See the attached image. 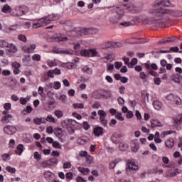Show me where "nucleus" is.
<instances>
[{
  "label": "nucleus",
  "instance_id": "obj_40",
  "mask_svg": "<svg viewBox=\"0 0 182 182\" xmlns=\"http://www.w3.org/2000/svg\"><path fill=\"white\" fill-rule=\"evenodd\" d=\"M6 171H8V173H11V174H14V173L16 172V169L15 168H13L11 166H6Z\"/></svg>",
  "mask_w": 182,
  "mask_h": 182
},
{
  "label": "nucleus",
  "instance_id": "obj_16",
  "mask_svg": "<svg viewBox=\"0 0 182 182\" xmlns=\"http://www.w3.org/2000/svg\"><path fill=\"white\" fill-rule=\"evenodd\" d=\"M58 19H60V16L58 14H49L47 17H46V25H48L49 23V22H48V21H58Z\"/></svg>",
  "mask_w": 182,
  "mask_h": 182
},
{
  "label": "nucleus",
  "instance_id": "obj_49",
  "mask_svg": "<svg viewBox=\"0 0 182 182\" xmlns=\"http://www.w3.org/2000/svg\"><path fill=\"white\" fill-rule=\"evenodd\" d=\"M11 156L9 155V154H4L1 156V159L4 161H8V160H9Z\"/></svg>",
  "mask_w": 182,
  "mask_h": 182
},
{
  "label": "nucleus",
  "instance_id": "obj_13",
  "mask_svg": "<svg viewBox=\"0 0 182 182\" xmlns=\"http://www.w3.org/2000/svg\"><path fill=\"white\" fill-rule=\"evenodd\" d=\"M42 26H46V21L44 18H41L33 24V29H36Z\"/></svg>",
  "mask_w": 182,
  "mask_h": 182
},
{
  "label": "nucleus",
  "instance_id": "obj_29",
  "mask_svg": "<svg viewBox=\"0 0 182 182\" xmlns=\"http://www.w3.org/2000/svg\"><path fill=\"white\" fill-rule=\"evenodd\" d=\"M11 11H12V8H11L10 6L8 4H5L1 9V12H4V14H8Z\"/></svg>",
  "mask_w": 182,
  "mask_h": 182
},
{
  "label": "nucleus",
  "instance_id": "obj_62",
  "mask_svg": "<svg viewBox=\"0 0 182 182\" xmlns=\"http://www.w3.org/2000/svg\"><path fill=\"white\" fill-rule=\"evenodd\" d=\"M166 42H167V43L176 42V37H168V38H166Z\"/></svg>",
  "mask_w": 182,
  "mask_h": 182
},
{
  "label": "nucleus",
  "instance_id": "obj_19",
  "mask_svg": "<svg viewBox=\"0 0 182 182\" xmlns=\"http://www.w3.org/2000/svg\"><path fill=\"white\" fill-rule=\"evenodd\" d=\"M162 126L161 122L159 121V119H151V127L152 129H154V127H161Z\"/></svg>",
  "mask_w": 182,
  "mask_h": 182
},
{
  "label": "nucleus",
  "instance_id": "obj_36",
  "mask_svg": "<svg viewBox=\"0 0 182 182\" xmlns=\"http://www.w3.org/2000/svg\"><path fill=\"white\" fill-rule=\"evenodd\" d=\"M9 44L10 43L5 40H0V48H8Z\"/></svg>",
  "mask_w": 182,
  "mask_h": 182
},
{
  "label": "nucleus",
  "instance_id": "obj_6",
  "mask_svg": "<svg viewBox=\"0 0 182 182\" xmlns=\"http://www.w3.org/2000/svg\"><path fill=\"white\" fill-rule=\"evenodd\" d=\"M80 55L86 58H95V56H97V51L95 49L82 50Z\"/></svg>",
  "mask_w": 182,
  "mask_h": 182
},
{
  "label": "nucleus",
  "instance_id": "obj_41",
  "mask_svg": "<svg viewBox=\"0 0 182 182\" xmlns=\"http://www.w3.org/2000/svg\"><path fill=\"white\" fill-rule=\"evenodd\" d=\"M53 177H55L53 173H50V172L47 171V181H53Z\"/></svg>",
  "mask_w": 182,
  "mask_h": 182
},
{
  "label": "nucleus",
  "instance_id": "obj_53",
  "mask_svg": "<svg viewBox=\"0 0 182 182\" xmlns=\"http://www.w3.org/2000/svg\"><path fill=\"white\" fill-rule=\"evenodd\" d=\"M116 119L118 120H120L121 122H123L124 120V117L122 116V112H117L116 114Z\"/></svg>",
  "mask_w": 182,
  "mask_h": 182
},
{
  "label": "nucleus",
  "instance_id": "obj_33",
  "mask_svg": "<svg viewBox=\"0 0 182 182\" xmlns=\"http://www.w3.org/2000/svg\"><path fill=\"white\" fill-rule=\"evenodd\" d=\"M9 119H12V114H7L1 118L3 123H9Z\"/></svg>",
  "mask_w": 182,
  "mask_h": 182
},
{
  "label": "nucleus",
  "instance_id": "obj_50",
  "mask_svg": "<svg viewBox=\"0 0 182 182\" xmlns=\"http://www.w3.org/2000/svg\"><path fill=\"white\" fill-rule=\"evenodd\" d=\"M4 109L6 110H11L12 109V104L7 102L4 105Z\"/></svg>",
  "mask_w": 182,
  "mask_h": 182
},
{
  "label": "nucleus",
  "instance_id": "obj_60",
  "mask_svg": "<svg viewBox=\"0 0 182 182\" xmlns=\"http://www.w3.org/2000/svg\"><path fill=\"white\" fill-rule=\"evenodd\" d=\"M65 177L68 180H72L73 178V173L68 172L65 174Z\"/></svg>",
  "mask_w": 182,
  "mask_h": 182
},
{
  "label": "nucleus",
  "instance_id": "obj_20",
  "mask_svg": "<svg viewBox=\"0 0 182 182\" xmlns=\"http://www.w3.org/2000/svg\"><path fill=\"white\" fill-rule=\"evenodd\" d=\"M7 50L10 52V53H16L18 52V47H16L15 44L10 43L7 48Z\"/></svg>",
  "mask_w": 182,
  "mask_h": 182
},
{
  "label": "nucleus",
  "instance_id": "obj_44",
  "mask_svg": "<svg viewBox=\"0 0 182 182\" xmlns=\"http://www.w3.org/2000/svg\"><path fill=\"white\" fill-rule=\"evenodd\" d=\"M173 132L170 130V131H164L161 134V137L164 138L166 136H168V134H172Z\"/></svg>",
  "mask_w": 182,
  "mask_h": 182
},
{
  "label": "nucleus",
  "instance_id": "obj_61",
  "mask_svg": "<svg viewBox=\"0 0 182 182\" xmlns=\"http://www.w3.org/2000/svg\"><path fill=\"white\" fill-rule=\"evenodd\" d=\"M134 114H133V112L132 111H128L127 112V114H126V117L127 119H132L133 117Z\"/></svg>",
  "mask_w": 182,
  "mask_h": 182
},
{
  "label": "nucleus",
  "instance_id": "obj_14",
  "mask_svg": "<svg viewBox=\"0 0 182 182\" xmlns=\"http://www.w3.org/2000/svg\"><path fill=\"white\" fill-rule=\"evenodd\" d=\"M122 18H123V15L117 14L115 16H111L109 21L112 23H117L120 22Z\"/></svg>",
  "mask_w": 182,
  "mask_h": 182
},
{
  "label": "nucleus",
  "instance_id": "obj_12",
  "mask_svg": "<svg viewBox=\"0 0 182 182\" xmlns=\"http://www.w3.org/2000/svg\"><path fill=\"white\" fill-rule=\"evenodd\" d=\"M139 170V165L136 164V163L128 161L127 164V171H137Z\"/></svg>",
  "mask_w": 182,
  "mask_h": 182
},
{
  "label": "nucleus",
  "instance_id": "obj_47",
  "mask_svg": "<svg viewBox=\"0 0 182 182\" xmlns=\"http://www.w3.org/2000/svg\"><path fill=\"white\" fill-rule=\"evenodd\" d=\"M132 151L136 153V151H137L139 150V144H137L136 143H132Z\"/></svg>",
  "mask_w": 182,
  "mask_h": 182
},
{
  "label": "nucleus",
  "instance_id": "obj_37",
  "mask_svg": "<svg viewBox=\"0 0 182 182\" xmlns=\"http://www.w3.org/2000/svg\"><path fill=\"white\" fill-rule=\"evenodd\" d=\"M77 141L78 144H81V146H83L87 143V140L85 139L83 137L78 138Z\"/></svg>",
  "mask_w": 182,
  "mask_h": 182
},
{
  "label": "nucleus",
  "instance_id": "obj_55",
  "mask_svg": "<svg viewBox=\"0 0 182 182\" xmlns=\"http://www.w3.org/2000/svg\"><path fill=\"white\" fill-rule=\"evenodd\" d=\"M34 159H35V160H37L38 161H39V160H41V159H42L41 154H39V153L38 151H36L34 153Z\"/></svg>",
  "mask_w": 182,
  "mask_h": 182
},
{
  "label": "nucleus",
  "instance_id": "obj_18",
  "mask_svg": "<svg viewBox=\"0 0 182 182\" xmlns=\"http://www.w3.org/2000/svg\"><path fill=\"white\" fill-rule=\"evenodd\" d=\"M12 67L14 68V73L15 75H19L21 73V70H19V68H21V64L18 62H14L12 63Z\"/></svg>",
  "mask_w": 182,
  "mask_h": 182
},
{
  "label": "nucleus",
  "instance_id": "obj_64",
  "mask_svg": "<svg viewBox=\"0 0 182 182\" xmlns=\"http://www.w3.org/2000/svg\"><path fill=\"white\" fill-rule=\"evenodd\" d=\"M99 107H100V103H99L98 102H95L92 105V109H99Z\"/></svg>",
  "mask_w": 182,
  "mask_h": 182
},
{
  "label": "nucleus",
  "instance_id": "obj_43",
  "mask_svg": "<svg viewBox=\"0 0 182 182\" xmlns=\"http://www.w3.org/2000/svg\"><path fill=\"white\" fill-rule=\"evenodd\" d=\"M173 120L175 124H181L182 123V114L179 115L178 118H175Z\"/></svg>",
  "mask_w": 182,
  "mask_h": 182
},
{
  "label": "nucleus",
  "instance_id": "obj_22",
  "mask_svg": "<svg viewBox=\"0 0 182 182\" xmlns=\"http://www.w3.org/2000/svg\"><path fill=\"white\" fill-rule=\"evenodd\" d=\"M77 170L80 173L83 174V176H87V174L90 173V169H89V168L78 167Z\"/></svg>",
  "mask_w": 182,
  "mask_h": 182
},
{
  "label": "nucleus",
  "instance_id": "obj_9",
  "mask_svg": "<svg viewBox=\"0 0 182 182\" xmlns=\"http://www.w3.org/2000/svg\"><path fill=\"white\" fill-rule=\"evenodd\" d=\"M178 50H180V49L178 48V47L176 46V47H171L168 50H160L159 51L153 50L151 52V55H156V53H171V52L177 53L178 52Z\"/></svg>",
  "mask_w": 182,
  "mask_h": 182
},
{
  "label": "nucleus",
  "instance_id": "obj_58",
  "mask_svg": "<svg viewBox=\"0 0 182 182\" xmlns=\"http://www.w3.org/2000/svg\"><path fill=\"white\" fill-rule=\"evenodd\" d=\"M20 103L23 106H25V105H26L28 103V100H26V98L21 97L20 98Z\"/></svg>",
  "mask_w": 182,
  "mask_h": 182
},
{
  "label": "nucleus",
  "instance_id": "obj_31",
  "mask_svg": "<svg viewBox=\"0 0 182 182\" xmlns=\"http://www.w3.org/2000/svg\"><path fill=\"white\" fill-rule=\"evenodd\" d=\"M54 164H58V159L56 158H53L46 161V166H54Z\"/></svg>",
  "mask_w": 182,
  "mask_h": 182
},
{
  "label": "nucleus",
  "instance_id": "obj_34",
  "mask_svg": "<svg viewBox=\"0 0 182 182\" xmlns=\"http://www.w3.org/2000/svg\"><path fill=\"white\" fill-rule=\"evenodd\" d=\"M165 144H166V147H168V149H171V147H173L174 146V141L173 140V139H168L165 142Z\"/></svg>",
  "mask_w": 182,
  "mask_h": 182
},
{
  "label": "nucleus",
  "instance_id": "obj_7",
  "mask_svg": "<svg viewBox=\"0 0 182 182\" xmlns=\"http://www.w3.org/2000/svg\"><path fill=\"white\" fill-rule=\"evenodd\" d=\"M68 39V37L62 33H57L52 37L53 42H59V43H63L66 42Z\"/></svg>",
  "mask_w": 182,
  "mask_h": 182
},
{
  "label": "nucleus",
  "instance_id": "obj_63",
  "mask_svg": "<svg viewBox=\"0 0 182 182\" xmlns=\"http://www.w3.org/2000/svg\"><path fill=\"white\" fill-rule=\"evenodd\" d=\"M80 157H87V151H81L80 152Z\"/></svg>",
  "mask_w": 182,
  "mask_h": 182
},
{
  "label": "nucleus",
  "instance_id": "obj_57",
  "mask_svg": "<svg viewBox=\"0 0 182 182\" xmlns=\"http://www.w3.org/2000/svg\"><path fill=\"white\" fill-rule=\"evenodd\" d=\"M32 59L33 60H37L38 62H39V60H41V55L38 54H34L32 56Z\"/></svg>",
  "mask_w": 182,
  "mask_h": 182
},
{
  "label": "nucleus",
  "instance_id": "obj_25",
  "mask_svg": "<svg viewBox=\"0 0 182 182\" xmlns=\"http://www.w3.org/2000/svg\"><path fill=\"white\" fill-rule=\"evenodd\" d=\"M178 171L177 169H171L166 173L167 177H176Z\"/></svg>",
  "mask_w": 182,
  "mask_h": 182
},
{
  "label": "nucleus",
  "instance_id": "obj_5",
  "mask_svg": "<svg viewBox=\"0 0 182 182\" xmlns=\"http://www.w3.org/2000/svg\"><path fill=\"white\" fill-rule=\"evenodd\" d=\"M97 114L100 117V122L101 124H102L104 127H107V119H106V117H107V114L106 112L102 109H100L97 112Z\"/></svg>",
  "mask_w": 182,
  "mask_h": 182
},
{
  "label": "nucleus",
  "instance_id": "obj_42",
  "mask_svg": "<svg viewBox=\"0 0 182 182\" xmlns=\"http://www.w3.org/2000/svg\"><path fill=\"white\" fill-rule=\"evenodd\" d=\"M18 41H21V42L26 43L27 41L26 36L23 34H19L18 36Z\"/></svg>",
  "mask_w": 182,
  "mask_h": 182
},
{
  "label": "nucleus",
  "instance_id": "obj_56",
  "mask_svg": "<svg viewBox=\"0 0 182 182\" xmlns=\"http://www.w3.org/2000/svg\"><path fill=\"white\" fill-rule=\"evenodd\" d=\"M135 116H136L137 120H141V114L140 113V111L136 110Z\"/></svg>",
  "mask_w": 182,
  "mask_h": 182
},
{
  "label": "nucleus",
  "instance_id": "obj_48",
  "mask_svg": "<svg viewBox=\"0 0 182 182\" xmlns=\"http://www.w3.org/2000/svg\"><path fill=\"white\" fill-rule=\"evenodd\" d=\"M82 127L84 130H89V129H90V124H89V122L85 121L82 123Z\"/></svg>",
  "mask_w": 182,
  "mask_h": 182
},
{
  "label": "nucleus",
  "instance_id": "obj_15",
  "mask_svg": "<svg viewBox=\"0 0 182 182\" xmlns=\"http://www.w3.org/2000/svg\"><path fill=\"white\" fill-rule=\"evenodd\" d=\"M93 133L96 137H100V136H103V127H96L93 129Z\"/></svg>",
  "mask_w": 182,
  "mask_h": 182
},
{
  "label": "nucleus",
  "instance_id": "obj_27",
  "mask_svg": "<svg viewBox=\"0 0 182 182\" xmlns=\"http://www.w3.org/2000/svg\"><path fill=\"white\" fill-rule=\"evenodd\" d=\"M153 106L156 110H160L163 106V104H161L160 101L156 100L153 102Z\"/></svg>",
  "mask_w": 182,
  "mask_h": 182
},
{
  "label": "nucleus",
  "instance_id": "obj_46",
  "mask_svg": "<svg viewBox=\"0 0 182 182\" xmlns=\"http://www.w3.org/2000/svg\"><path fill=\"white\" fill-rule=\"evenodd\" d=\"M56 107V105H55V102H50L48 103V107L47 110H53Z\"/></svg>",
  "mask_w": 182,
  "mask_h": 182
},
{
  "label": "nucleus",
  "instance_id": "obj_52",
  "mask_svg": "<svg viewBox=\"0 0 182 182\" xmlns=\"http://www.w3.org/2000/svg\"><path fill=\"white\" fill-rule=\"evenodd\" d=\"M86 161L87 164H92V163H93V156L90 155L87 156Z\"/></svg>",
  "mask_w": 182,
  "mask_h": 182
},
{
  "label": "nucleus",
  "instance_id": "obj_4",
  "mask_svg": "<svg viewBox=\"0 0 182 182\" xmlns=\"http://www.w3.org/2000/svg\"><path fill=\"white\" fill-rule=\"evenodd\" d=\"M166 100L169 102V103H175L177 106H181V98L173 94H169L166 97Z\"/></svg>",
  "mask_w": 182,
  "mask_h": 182
},
{
  "label": "nucleus",
  "instance_id": "obj_39",
  "mask_svg": "<svg viewBox=\"0 0 182 182\" xmlns=\"http://www.w3.org/2000/svg\"><path fill=\"white\" fill-rule=\"evenodd\" d=\"M47 65L50 67L52 68L53 66H56L58 65V63H56V61H55V60H48L47 61Z\"/></svg>",
  "mask_w": 182,
  "mask_h": 182
},
{
  "label": "nucleus",
  "instance_id": "obj_8",
  "mask_svg": "<svg viewBox=\"0 0 182 182\" xmlns=\"http://www.w3.org/2000/svg\"><path fill=\"white\" fill-rule=\"evenodd\" d=\"M16 11H17L18 16H22V15H26L29 12V8L26 6H18L16 7Z\"/></svg>",
  "mask_w": 182,
  "mask_h": 182
},
{
  "label": "nucleus",
  "instance_id": "obj_3",
  "mask_svg": "<svg viewBox=\"0 0 182 182\" xmlns=\"http://www.w3.org/2000/svg\"><path fill=\"white\" fill-rule=\"evenodd\" d=\"M143 23L146 25H155L156 28H165L164 23L161 20H151L150 18H146L143 21Z\"/></svg>",
  "mask_w": 182,
  "mask_h": 182
},
{
  "label": "nucleus",
  "instance_id": "obj_23",
  "mask_svg": "<svg viewBox=\"0 0 182 182\" xmlns=\"http://www.w3.org/2000/svg\"><path fill=\"white\" fill-rule=\"evenodd\" d=\"M15 153L18 156H21L22 154V153H23V144H18L16 147Z\"/></svg>",
  "mask_w": 182,
  "mask_h": 182
},
{
  "label": "nucleus",
  "instance_id": "obj_30",
  "mask_svg": "<svg viewBox=\"0 0 182 182\" xmlns=\"http://www.w3.org/2000/svg\"><path fill=\"white\" fill-rule=\"evenodd\" d=\"M50 87H53V89H55L56 90L60 89V82H54V83H50L49 84Z\"/></svg>",
  "mask_w": 182,
  "mask_h": 182
},
{
  "label": "nucleus",
  "instance_id": "obj_35",
  "mask_svg": "<svg viewBox=\"0 0 182 182\" xmlns=\"http://www.w3.org/2000/svg\"><path fill=\"white\" fill-rule=\"evenodd\" d=\"M136 63H137V58H132L129 64H128V68L133 69V68H134V65H136Z\"/></svg>",
  "mask_w": 182,
  "mask_h": 182
},
{
  "label": "nucleus",
  "instance_id": "obj_51",
  "mask_svg": "<svg viewBox=\"0 0 182 182\" xmlns=\"http://www.w3.org/2000/svg\"><path fill=\"white\" fill-rule=\"evenodd\" d=\"M73 107L74 109H83L85 107V105L82 103L80 104H73Z\"/></svg>",
  "mask_w": 182,
  "mask_h": 182
},
{
  "label": "nucleus",
  "instance_id": "obj_17",
  "mask_svg": "<svg viewBox=\"0 0 182 182\" xmlns=\"http://www.w3.org/2000/svg\"><path fill=\"white\" fill-rule=\"evenodd\" d=\"M54 134L59 139L60 141H61L62 143H63V139L62 137L63 136V133L62 132L61 128H57L54 130Z\"/></svg>",
  "mask_w": 182,
  "mask_h": 182
},
{
  "label": "nucleus",
  "instance_id": "obj_59",
  "mask_svg": "<svg viewBox=\"0 0 182 182\" xmlns=\"http://www.w3.org/2000/svg\"><path fill=\"white\" fill-rule=\"evenodd\" d=\"M70 167H72V164H70V162L67 161L63 164V168H70Z\"/></svg>",
  "mask_w": 182,
  "mask_h": 182
},
{
  "label": "nucleus",
  "instance_id": "obj_10",
  "mask_svg": "<svg viewBox=\"0 0 182 182\" xmlns=\"http://www.w3.org/2000/svg\"><path fill=\"white\" fill-rule=\"evenodd\" d=\"M16 127L11 125H6L4 128V132L6 133V134H15V133H16Z\"/></svg>",
  "mask_w": 182,
  "mask_h": 182
},
{
  "label": "nucleus",
  "instance_id": "obj_38",
  "mask_svg": "<svg viewBox=\"0 0 182 182\" xmlns=\"http://www.w3.org/2000/svg\"><path fill=\"white\" fill-rule=\"evenodd\" d=\"M54 114L58 119H60L61 117H63V112H62L61 110H55L54 112Z\"/></svg>",
  "mask_w": 182,
  "mask_h": 182
},
{
  "label": "nucleus",
  "instance_id": "obj_1",
  "mask_svg": "<svg viewBox=\"0 0 182 182\" xmlns=\"http://www.w3.org/2000/svg\"><path fill=\"white\" fill-rule=\"evenodd\" d=\"M159 6L168 7L170 6V1L161 0L156 1L152 4V8L155 9H149V14H150V15H152L153 16H156V18H163L164 15H167L170 14L169 9H164L163 7L159 8Z\"/></svg>",
  "mask_w": 182,
  "mask_h": 182
},
{
  "label": "nucleus",
  "instance_id": "obj_32",
  "mask_svg": "<svg viewBox=\"0 0 182 182\" xmlns=\"http://www.w3.org/2000/svg\"><path fill=\"white\" fill-rule=\"evenodd\" d=\"M82 72L87 73V75H92L93 73V70L89 68L87 65H85L82 68Z\"/></svg>",
  "mask_w": 182,
  "mask_h": 182
},
{
  "label": "nucleus",
  "instance_id": "obj_2",
  "mask_svg": "<svg viewBox=\"0 0 182 182\" xmlns=\"http://www.w3.org/2000/svg\"><path fill=\"white\" fill-rule=\"evenodd\" d=\"M95 33H97V29L96 28H75L66 32L68 36L74 38H79V36H85L86 35H95Z\"/></svg>",
  "mask_w": 182,
  "mask_h": 182
},
{
  "label": "nucleus",
  "instance_id": "obj_21",
  "mask_svg": "<svg viewBox=\"0 0 182 182\" xmlns=\"http://www.w3.org/2000/svg\"><path fill=\"white\" fill-rule=\"evenodd\" d=\"M144 67L146 68L147 72L149 73V75H151V76H157V73H156L154 70H151L150 68V64L145 63Z\"/></svg>",
  "mask_w": 182,
  "mask_h": 182
},
{
  "label": "nucleus",
  "instance_id": "obj_26",
  "mask_svg": "<svg viewBox=\"0 0 182 182\" xmlns=\"http://www.w3.org/2000/svg\"><path fill=\"white\" fill-rule=\"evenodd\" d=\"M114 58V55L108 54L107 55L102 58V60H104V62H105V63H107V62L109 61L112 62V60H113Z\"/></svg>",
  "mask_w": 182,
  "mask_h": 182
},
{
  "label": "nucleus",
  "instance_id": "obj_24",
  "mask_svg": "<svg viewBox=\"0 0 182 182\" xmlns=\"http://www.w3.org/2000/svg\"><path fill=\"white\" fill-rule=\"evenodd\" d=\"M101 48L102 49H110V48H113V42L107 41L102 44Z\"/></svg>",
  "mask_w": 182,
  "mask_h": 182
},
{
  "label": "nucleus",
  "instance_id": "obj_11",
  "mask_svg": "<svg viewBox=\"0 0 182 182\" xmlns=\"http://www.w3.org/2000/svg\"><path fill=\"white\" fill-rule=\"evenodd\" d=\"M35 49H36V45L35 44H31L30 46H24L22 48V50L24 53H33Z\"/></svg>",
  "mask_w": 182,
  "mask_h": 182
},
{
  "label": "nucleus",
  "instance_id": "obj_45",
  "mask_svg": "<svg viewBox=\"0 0 182 182\" xmlns=\"http://www.w3.org/2000/svg\"><path fill=\"white\" fill-rule=\"evenodd\" d=\"M46 121L49 122L50 123H55L56 122V119H55V117H52V115H48L46 117Z\"/></svg>",
  "mask_w": 182,
  "mask_h": 182
},
{
  "label": "nucleus",
  "instance_id": "obj_54",
  "mask_svg": "<svg viewBox=\"0 0 182 182\" xmlns=\"http://www.w3.org/2000/svg\"><path fill=\"white\" fill-rule=\"evenodd\" d=\"M33 122H34L35 124H38V126L40 124H42V123H43L42 119H40V118H34Z\"/></svg>",
  "mask_w": 182,
  "mask_h": 182
},
{
  "label": "nucleus",
  "instance_id": "obj_28",
  "mask_svg": "<svg viewBox=\"0 0 182 182\" xmlns=\"http://www.w3.org/2000/svg\"><path fill=\"white\" fill-rule=\"evenodd\" d=\"M119 149L120 151H126V150H127V149H129V145L124 142H121L119 144Z\"/></svg>",
  "mask_w": 182,
  "mask_h": 182
}]
</instances>
